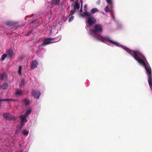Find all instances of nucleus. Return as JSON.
<instances>
[{
  "label": "nucleus",
  "instance_id": "obj_25",
  "mask_svg": "<svg viewBox=\"0 0 152 152\" xmlns=\"http://www.w3.org/2000/svg\"><path fill=\"white\" fill-rule=\"evenodd\" d=\"M23 124H24L23 123H21V122H20V125L18 126V128L21 129L22 127Z\"/></svg>",
  "mask_w": 152,
  "mask_h": 152
},
{
  "label": "nucleus",
  "instance_id": "obj_1",
  "mask_svg": "<svg viewBox=\"0 0 152 152\" xmlns=\"http://www.w3.org/2000/svg\"><path fill=\"white\" fill-rule=\"evenodd\" d=\"M129 53L141 65H143L145 67L147 75L148 77V83L150 88L152 89V71L150 66L148 62L145 63L144 61L145 59V57L139 50H132L129 48H123Z\"/></svg>",
  "mask_w": 152,
  "mask_h": 152
},
{
  "label": "nucleus",
  "instance_id": "obj_20",
  "mask_svg": "<svg viewBox=\"0 0 152 152\" xmlns=\"http://www.w3.org/2000/svg\"><path fill=\"white\" fill-rule=\"evenodd\" d=\"M0 100L1 101H4L5 102L10 101V99H0Z\"/></svg>",
  "mask_w": 152,
  "mask_h": 152
},
{
  "label": "nucleus",
  "instance_id": "obj_6",
  "mask_svg": "<svg viewBox=\"0 0 152 152\" xmlns=\"http://www.w3.org/2000/svg\"><path fill=\"white\" fill-rule=\"evenodd\" d=\"M31 95L33 96L34 98H36L38 99L40 96L41 93L38 90H33L31 92Z\"/></svg>",
  "mask_w": 152,
  "mask_h": 152
},
{
  "label": "nucleus",
  "instance_id": "obj_14",
  "mask_svg": "<svg viewBox=\"0 0 152 152\" xmlns=\"http://www.w3.org/2000/svg\"><path fill=\"white\" fill-rule=\"evenodd\" d=\"M6 24L10 26H14L15 25V24L14 23L11 22V21H8L6 23Z\"/></svg>",
  "mask_w": 152,
  "mask_h": 152
},
{
  "label": "nucleus",
  "instance_id": "obj_15",
  "mask_svg": "<svg viewBox=\"0 0 152 152\" xmlns=\"http://www.w3.org/2000/svg\"><path fill=\"white\" fill-rule=\"evenodd\" d=\"M27 82L26 81V80H25L24 78H23L21 81V86H24L26 85L27 83Z\"/></svg>",
  "mask_w": 152,
  "mask_h": 152
},
{
  "label": "nucleus",
  "instance_id": "obj_5",
  "mask_svg": "<svg viewBox=\"0 0 152 152\" xmlns=\"http://www.w3.org/2000/svg\"><path fill=\"white\" fill-rule=\"evenodd\" d=\"M3 117L6 119L8 120H15V117L11 115L10 114L4 113L3 114Z\"/></svg>",
  "mask_w": 152,
  "mask_h": 152
},
{
  "label": "nucleus",
  "instance_id": "obj_32",
  "mask_svg": "<svg viewBox=\"0 0 152 152\" xmlns=\"http://www.w3.org/2000/svg\"><path fill=\"white\" fill-rule=\"evenodd\" d=\"M10 99V101H16V100L12 99Z\"/></svg>",
  "mask_w": 152,
  "mask_h": 152
},
{
  "label": "nucleus",
  "instance_id": "obj_36",
  "mask_svg": "<svg viewBox=\"0 0 152 152\" xmlns=\"http://www.w3.org/2000/svg\"><path fill=\"white\" fill-rule=\"evenodd\" d=\"M19 152H23L22 151H20Z\"/></svg>",
  "mask_w": 152,
  "mask_h": 152
},
{
  "label": "nucleus",
  "instance_id": "obj_34",
  "mask_svg": "<svg viewBox=\"0 0 152 152\" xmlns=\"http://www.w3.org/2000/svg\"><path fill=\"white\" fill-rule=\"evenodd\" d=\"M100 3V1L99 0V1H98V4H99Z\"/></svg>",
  "mask_w": 152,
  "mask_h": 152
},
{
  "label": "nucleus",
  "instance_id": "obj_17",
  "mask_svg": "<svg viewBox=\"0 0 152 152\" xmlns=\"http://www.w3.org/2000/svg\"><path fill=\"white\" fill-rule=\"evenodd\" d=\"M31 111L32 110L31 109H29L27 110L25 113L26 116H27L29 114H30L31 113Z\"/></svg>",
  "mask_w": 152,
  "mask_h": 152
},
{
  "label": "nucleus",
  "instance_id": "obj_7",
  "mask_svg": "<svg viewBox=\"0 0 152 152\" xmlns=\"http://www.w3.org/2000/svg\"><path fill=\"white\" fill-rule=\"evenodd\" d=\"M38 65V62L37 60H35L33 61L31 64V68L34 69L36 68Z\"/></svg>",
  "mask_w": 152,
  "mask_h": 152
},
{
  "label": "nucleus",
  "instance_id": "obj_16",
  "mask_svg": "<svg viewBox=\"0 0 152 152\" xmlns=\"http://www.w3.org/2000/svg\"><path fill=\"white\" fill-rule=\"evenodd\" d=\"M6 75L4 73L0 75V79L1 80H4V78H6Z\"/></svg>",
  "mask_w": 152,
  "mask_h": 152
},
{
  "label": "nucleus",
  "instance_id": "obj_31",
  "mask_svg": "<svg viewBox=\"0 0 152 152\" xmlns=\"http://www.w3.org/2000/svg\"><path fill=\"white\" fill-rule=\"evenodd\" d=\"M81 9H80V12H82V0H81Z\"/></svg>",
  "mask_w": 152,
  "mask_h": 152
},
{
  "label": "nucleus",
  "instance_id": "obj_33",
  "mask_svg": "<svg viewBox=\"0 0 152 152\" xmlns=\"http://www.w3.org/2000/svg\"><path fill=\"white\" fill-rule=\"evenodd\" d=\"M32 31H29L28 32V33L27 34V35H28L29 34H30V33H31V32H32Z\"/></svg>",
  "mask_w": 152,
  "mask_h": 152
},
{
  "label": "nucleus",
  "instance_id": "obj_13",
  "mask_svg": "<svg viewBox=\"0 0 152 152\" xmlns=\"http://www.w3.org/2000/svg\"><path fill=\"white\" fill-rule=\"evenodd\" d=\"M8 85L6 83H4L2 84V85L1 86V88H2L3 89H5L7 88L8 87Z\"/></svg>",
  "mask_w": 152,
  "mask_h": 152
},
{
  "label": "nucleus",
  "instance_id": "obj_37",
  "mask_svg": "<svg viewBox=\"0 0 152 152\" xmlns=\"http://www.w3.org/2000/svg\"><path fill=\"white\" fill-rule=\"evenodd\" d=\"M33 22H34L33 21H32V22L31 23H33Z\"/></svg>",
  "mask_w": 152,
  "mask_h": 152
},
{
  "label": "nucleus",
  "instance_id": "obj_28",
  "mask_svg": "<svg viewBox=\"0 0 152 152\" xmlns=\"http://www.w3.org/2000/svg\"><path fill=\"white\" fill-rule=\"evenodd\" d=\"M109 6L110 7L111 9H112L113 8V2H112L111 3H109Z\"/></svg>",
  "mask_w": 152,
  "mask_h": 152
},
{
  "label": "nucleus",
  "instance_id": "obj_22",
  "mask_svg": "<svg viewBox=\"0 0 152 152\" xmlns=\"http://www.w3.org/2000/svg\"><path fill=\"white\" fill-rule=\"evenodd\" d=\"M104 11L106 12H110V10L109 9L108 5H107L106 7L105 8V9H104Z\"/></svg>",
  "mask_w": 152,
  "mask_h": 152
},
{
  "label": "nucleus",
  "instance_id": "obj_11",
  "mask_svg": "<svg viewBox=\"0 0 152 152\" xmlns=\"http://www.w3.org/2000/svg\"><path fill=\"white\" fill-rule=\"evenodd\" d=\"M26 116H20V118H21V120L20 121L21 123H23L24 124V122H26L27 120L26 119Z\"/></svg>",
  "mask_w": 152,
  "mask_h": 152
},
{
  "label": "nucleus",
  "instance_id": "obj_9",
  "mask_svg": "<svg viewBox=\"0 0 152 152\" xmlns=\"http://www.w3.org/2000/svg\"><path fill=\"white\" fill-rule=\"evenodd\" d=\"M80 5L77 1H75V4H74L73 7L75 11L77 10H78L80 7Z\"/></svg>",
  "mask_w": 152,
  "mask_h": 152
},
{
  "label": "nucleus",
  "instance_id": "obj_18",
  "mask_svg": "<svg viewBox=\"0 0 152 152\" xmlns=\"http://www.w3.org/2000/svg\"><path fill=\"white\" fill-rule=\"evenodd\" d=\"M22 94V92L21 90L17 89L16 90V91L15 93V94L16 95H21Z\"/></svg>",
  "mask_w": 152,
  "mask_h": 152
},
{
  "label": "nucleus",
  "instance_id": "obj_27",
  "mask_svg": "<svg viewBox=\"0 0 152 152\" xmlns=\"http://www.w3.org/2000/svg\"><path fill=\"white\" fill-rule=\"evenodd\" d=\"M74 17L73 16H72L69 19V22L72 21L74 19Z\"/></svg>",
  "mask_w": 152,
  "mask_h": 152
},
{
  "label": "nucleus",
  "instance_id": "obj_21",
  "mask_svg": "<svg viewBox=\"0 0 152 152\" xmlns=\"http://www.w3.org/2000/svg\"><path fill=\"white\" fill-rule=\"evenodd\" d=\"M24 101L25 104L26 105H27L29 103V101L27 100V99H24Z\"/></svg>",
  "mask_w": 152,
  "mask_h": 152
},
{
  "label": "nucleus",
  "instance_id": "obj_2",
  "mask_svg": "<svg viewBox=\"0 0 152 152\" xmlns=\"http://www.w3.org/2000/svg\"><path fill=\"white\" fill-rule=\"evenodd\" d=\"M102 27L101 25L99 24H96L93 29L90 31V34L93 36L96 40L103 41L105 40L107 42L117 46H120L121 45L118 43L111 40L110 38L108 37H102L100 35V34L102 31Z\"/></svg>",
  "mask_w": 152,
  "mask_h": 152
},
{
  "label": "nucleus",
  "instance_id": "obj_3",
  "mask_svg": "<svg viewBox=\"0 0 152 152\" xmlns=\"http://www.w3.org/2000/svg\"><path fill=\"white\" fill-rule=\"evenodd\" d=\"M81 16L83 17L85 16L87 17L88 23L90 26H92L96 22V19L92 16L91 13L88 12H86L81 14Z\"/></svg>",
  "mask_w": 152,
  "mask_h": 152
},
{
  "label": "nucleus",
  "instance_id": "obj_29",
  "mask_svg": "<svg viewBox=\"0 0 152 152\" xmlns=\"http://www.w3.org/2000/svg\"><path fill=\"white\" fill-rule=\"evenodd\" d=\"M107 3L108 4L109 3H111L112 2V0H106Z\"/></svg>",
  "mask_w": 152,
  "mask_h": 152
},
{
  "label": "nucleus",
  "instance_id": "obj_10",
  "mask_svg": "<svg viewBox=\"0 0 152 152\" xmlns=\"http://www.w3.org/2000/svg\"><path fill=\"white\" fill-rule=\"evenodd\" d=\"M60 0H52L51 4L52 5H58L60 3Z\"/></svg>",
  "mask_w": 152,
  "mask_h": 152
},
{
  "label": "nucleus",
  "instance_id": "obj_26",
  "mask_svg": "<svg viewBox=\"0 0 152 152\" xmlns=\"http://www.w3.org/2000/svg\"><path fill=\"white\" fill-rule=\"evenodd\" d=\"M28 134V132L24 130L23 131V134L24 135H27Z\"/></svg>",
  "mask_w": 152,
  "mask_h": 152
},
{
  "label": "nucleus",
  "instance_id": "obj_4",
  "mask_svg": "<svg viewBox=\"0 0 152 152\" xmlns=\"http://www.w3.org/2000/svg\"><path fill=\"white\" fill-rule=\"evenodd\" d=\"M61 36H58L57 38H47L43 40V42L42 44L39 46L38 47L39 49L42 47V46H45L46 45L50 44L52 43L51 42L52 40H53L56 39L55 40L56 42H58L61 39Z\"/></svg>",
  "mask_w": 152,
  "mask_h": 152
},
{
  "label": "nucleus",
  "instance_id": "obj_12",
  "mask_svg": "<svg viewBox=\"0 0 152 152\" xmlns=\"http://www.w3.org/2000/svg\"><path fill=\"white\" fill-rule=\"evenodd\" d=\"M99 12V10L96 8H93L91 10V14H93L96 12Z\"/></svg>",
  "mask_w": 152,
  "mask_h": 152
},
{
  "label": "nucleus",
  "instance_id": "obj_8",
  "mask_svg": "<svg viewBox=\"0 0 152 152\" xmlns=\"http://www.w3.org/2000/svg\"><path fill=\"white\" fill-rule=\"evenodd\" d=\"M7 54L8 57L11 58L14 55V53L12 50V49H10L7 51Z\"/></svg>",
  "mask_w": 152,
  "mask_h": 152
},
{
  "label": "nucleus",
  "instance_id": "obj_23",
  "mask_svg": "<svg viewBox=\"0 0 152 152\" xmlns=\"http://www.w3.org/2000/svg\"><path fill=\"white\" fill-rule=\"evenodd\" d=\"M75 11H75L74 10H72L70 12V14H69V15H68V17L69 18L70 16L73 15L75 13Z\"/></svg>",
  "mask_w": 152,
  "mask_h": 152
},
{
  "label": "nucleus",
  "instance_id": "obj_24",
  "mask_svg": "<svg viewBox=\"0 0 152 152\" xmlns=\"http://www.w3.org/2000/svg\"><path fill=\"white\" fill-rule=\"evenodd\" d=\"M22 69V66H19L18 68V73L19 75H20L21 74V71Z\"/></svg>",
  "mask_w": 152,
  "mask_h": 152
},
{
  "label": "nucleus",
  "instance_id": "obj_19",
  "mask_svg": "<svg viewBox=\"0 0 152 152\" xmlns=\"http://www.w3.org/2000/svg\"><path fill=\"white\" fill-rule=\"evenodd\" d=\"M7 54H4L2 55L1 57V60L2 61L4 60L5 58L7 56Z\"/></svg>",
  "mask_w": 152,
  "mask_h": 152
},
{
  "label": "nucleus",
  "instance_id": "obj_30",
  "mask_svg": "<svg viewBox=\"0 0 152 152\" xmlns=\"http://www.w3.org/2000/svg\"><path fill=\"white\" fill-rule=\"evenodd\" d=\"M87 6H86V5H85L84 6V10L85 11V12H87Z\"/></svg>",
  "mask_w": 152,
  "mask_h": 152
},
{
  "label": "nucleus",
  "instance_id": "obj_35",
  "mask_svg": "<svg viewBox=\"0 0 152 152\" xmlns=\"http://www.w3.org/2000/svg\"><path fill=\"white\" fill-rule=\"evenodd\" d=\"M71 1H73L74 0H70Z\"/></svg>",
  "mask_w": 152,
  "mask_h": 152
}]
</instances>
